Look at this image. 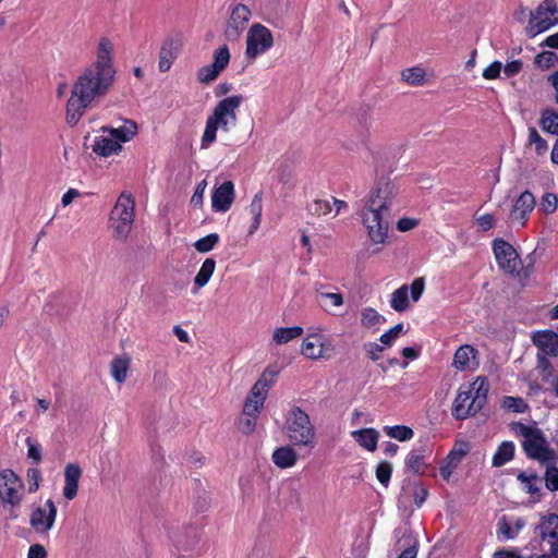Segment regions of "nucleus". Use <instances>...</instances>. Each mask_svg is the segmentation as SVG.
Returning a JSON list of instances; mask_svg holds the SVG:
<instances>
[{
    "label": "nucleus",
    "mask_w": 558,
    "mask_h": 558,
    "mask_svg": "<svg viewBox=\"0 0 558 558\" xmlns=\"http://www.w3.org/2000/svg\"><path fill=\"white\" fill-rule=\"evenodd\" d=\"M548 82L555 90V101L558 104V70L548 76Z\"/></svg>",
    "instance_id": "774afa93"
},
{
    "label": "nucleus",
    "mask_w": 558,
    "mask_h": 558,
    "mask_svg": "<svg viewBox=\"0 0 558 558\" xmlns=\"http://www.w3.org/2000/svg\"><path fill=\"white\" fill-rule=\"evenodd\" d=\"M502 407L513 413H523L527 409V404L520 397H505L502 400Z\"/></svg>",
    "instance_id": "a18cd8bd"
},
{
    "label": "nucleus",
    "mask_w": 558,
    "mask_h": 558,
    "mask_svg": "<svg viewBox=\"0 0 558 558\" xmlns=\"http://www.w3.org/2000/svg\"><path fill=\"white\" fill-rule=\"evenodd\" d=\"M401 77L412 86H421L426 82L425 70L418 66L404 69L401 72Z\"/></svg>",
    "instance_id": "4c0bfd02"
},
{
    "label": "nucleus",
    "mask_w": 558,
    "mask_h": 558,
    "mask_svg": "<svg viewBox=\"0 0 558 558\" xmlns=\"http://www.w3.org/2000/svg\"><path fill=\"white\" fill-rule=\"evenodd\" d=\"M304 330L301 326L278 327L272 331L271 341L276 345L287 344L294 339L300 338Z\"/></svg>",
    "instance_id": "2f4dec72"
},
{
    "label": "nucleus",
    "mask_w": 558,
    "mask_h": 558,
    "mask_svg": "<svg viewBox=\"0 0 558 558\" xmlns=\"http://www.w3.org/2000/svg\"><path fill=\"white\" fill-rule=\"evenodd\" d=\"M173 333L181 342L187 343L190 341L187 331L178 325L173 327Z\"/></svg>",
    "instance_id": "338daca9"
},
{
    "label": "nucleus",
    "mask_w": 558,
    "mask_h": 558,
    "mask_svg": "<svg viewBox=\"0 0 558 558\" xmlns=\"http://www.w3.org/2000/svg\"><path fill=\"white\" fill-rule=\"evenodd\" d=\"M364 349L369 359H372L373 361H377L380 357L381 352L384 351V347L379 345L376 342L365 343Z\"/></svg>",
    "instance_id": "13d9d810"
},
{
    "label": "nucleus",
    "mask_w": 558,
    "mask_h": 558,
    "mask_svg": "<svg viewBox=\"0 0 558 558\" xmlns=\"http://www.w3.org/2000/svg\"><path fill=\"white\" fill-rule=\"evenodd\" d=\"M425 289V281L423 278H415L411 286L402 284L395 290L391 294L390 306L396 312H404L409 308V295L413 302H417L422 296Z\"/></svg>",
    "instance_id": "2eb2a0df"
},
{
    "label": "nucleus",
    "mask_w": 558,
    "mask_h": 558,
    "mask_svg": "<svg viewBox=\"0 0 558 558\" xmlns=\"http://www.w3.org/2000/svg\"><path fill=\"white\" fill-rule=\"evenodd\" d=\"M230 51L227 45H222L214 50L213 62L202 66L197 71V81L202 84L214 82L228 66L230 62Z\"/></svg>",
    "instance_id": "4468645a"
},
{
    "label": "nucleus",
    "mask_w": 558,
    "mask_h": 558,
    "mask_svg": "<svg viewBox=\"0 0 558 558\" xmlns=\"http://www.w3.org/2000/svg\"><path fill=\"white\" fill-rule=\"evenodd\" d=\"M452 368L458 372H474L480 367L478 351L471 344L460 345L452 359Z\"/></svg>",
    "instance_id": "aec40b11"
},
{
    "label": "nucleus",
    "mask_w": 558,
    "mask_h": 558,
    "mask_svg": "<svg viewBox=\"0 0 558 558\" xmlns=\"http://www.w3.org/2000/svg\"><path fill=\"white\" fill-rule=\"evenodd\" d=\"M558 24V0H544L532 13L529 32L532 36Z\"/></svg>",
    "instance_id": "9b49d317"
},
{
    "label": "nucleus",
    "mask_w": 558,
    "mask_h": 558,
    "mask_svg": "<svg viewBox=\"0 0 558 558\" xmlns=\"http://www.w3.org/2000/svg\"><path fill=\"white\" fill-rule=\"evenodd\" d=\"M286 435L291 444L305 448L316 446V429L308 414L298 405H292L284 415Z\"/></svg>",
    "instance_id": "0eeeda50"
},
{
    "label": "nucleus",
    "mask_w": 558,
    "mask_h": 558,
    "mask_svg": "<svg viewBox=\"0 0 558 558\" xmlns=\"http://www.w3.org/2000/svg\"><path fill=\"white\" fill-rule=\"evenodd\" d=\"M493 558H522V556L514 549H500L494 553Z\"/></svg>",
    "instance_id": "0e129e2a"
},
{
    "label": "nucleus",
    "mask_w": 558,
    "mask_h": 558,
    "mask_svg": "<svg viewBox=\"0 0 558 558\" xmlns=\"http://www.w3.org/2000/svg\"><path fill=\"white\" fill-rule=\"evenodd\" d=\"M512 433L521 438L523 449L527 457L537 460L544 468L558 463L556 452L549 448L543 433L535 425L514 423L511 425Z\"/></svg>",
    "instance_id": "39448f33"
},
{
    "label": "nucleus",
    "mask_w": 558,
    "mask_h": 558,
    "mask_svg": "<svg viewBox=\"0 0 558 558\" xmlns=\"http://www.w3.org/2000/svg\"><path fill=\"white\" fill-rule=\"evenodd\" d=\"M527 132V144L534 146L537 156L545 155L548 148L547 141L541 136L535 126H529Z\"/></svg>",
    "instance_id": "58836bf2"
},
{
    "label": "nucleus",
    "mask_w": 558,
    "mask_h": 558,
    "mask_svg": "<svg viewBox=\"0 0 558 558\" xmlns=\"http://www.w3.org/2000/svg\"><path fill=\"white\" fill-rule=\"evenodd\" d=\"M398 196L396 183L383 178L371 192L362 209V222L372 243L384 244L389 229V210Z\"/></svg>",
    "instance_id": "f03ea898"
},
{
    "label": "nucleus",
    "mask_w": 558,
    "mask_h": 558,
    "mask_svg": "<svg viewBox=\"0 0 558 558\" xmlns=\"http://www.w3.org/2000/svg\"><path fill=\"white\" fill-rule=\"evenodd\" d=\"M27 476H28V478L31 481L29 486H28V490L31 493H34L39 487V483L38 482L40 480V473H39V471L37 469H31L27 472Z\"/></svg>",
    "instance_id": "052dcab7"
},
{
    "label": "nucleus",
    "mask_w": 558,
    "mask_h": 558,
    "mask_svg": "<svg viewBox=\"0 0 558 558\" xmlns=\"http://www.w3.org/2000/svg\"><path fill=\"white\" fill-rule=\"evenodd\" d=\"M131 359L126 355L119 356L112 360L110 364V373L117 383L125 381L130 368Z\"/></svg>",
    "instance_id": "72a5a7b5"
},
{
    "label": "nucleus",
    "mask_w": 558,
    "mask_h": 558,
    "mask_svg": "<svg viewBox=\"0 0 558 558\" xmlns=\"http://www.w3.org/2000/svg\"><path fill=\"white\" fill-rule=\"evenodd\" d=\"M351 436L365 450L371 452L376 450L379 434L375 428L352 430Z\"/></svg>",
    "instance_id": "7c9ffc66"
},
{
    "label": "nucleus",
    "mask_w": 558,
    "mask_h": 558,
    "mask_svg": "<svg viewBox=\"0 0 558 558\" xmlns=\"http://www.w3.org/2000/svg\"><path fill=\"white\" fill-rule=\"evenodd\" d=\"M24 490V483L12 470L0 472V500L2 504L12 508L20 507Z\"/></svg>",
    "instance_id": "f8f14e48"
},
{
    "label": "nucleus",
    "mask_w": 558,
    "mask_h": 558,
    "mask_svg": "<svg viewBox=\"0 0 558 558\" xmlns=\"http://www.w3.org/2000/svg\"><path fill=\"white\" fill-rule=\"evenodd\" d=\"M502 70V64L499 61H494L483 71V77L486 80H495L499 76Z\"/></svg>",
    "instance_id": "4d7b16f0"
},
{
    "label": "nucleus",
    "mask_w": 558,
    "mask_h": 558,
    "mask_svg": "<svg viewBox=\"0 0 558 558\" xmlns=\"http://www.w3.org/2000/svg\"><path fill=\"white\" fill-rule=\"evenodd\" d=\"M207 186L206 180L201 181L191 197V204L194 206H201L203 204L205 190Z\"/></svg>",
    "instance_id": "6e6d98bb"
},
{
    "label": "nucleus",
    "mask_w": 558,
    "mask_h": 558,
    "mask_svg": "<svg viewBox=\"0 0 558 558\" xmlns=\"http://www.w3.org/2000/svg\"><path fill=\"white\" fill-rule=\"evenodd\" d=\"M26 446H27V457L29 459H32L35 463H38L40 462L41 460V446L40 444L32 438V437H27L26 440Z\"/></svg>",
    "instance_id": "8fccbe9b"
},
{
    "label": "nucleus",
    "mask_w": 558,
    "mask_h": 558,
    "mask_svg": "<svg viewBox=\"0 0 558 558\" xmlns=\"http://www.w3.org/2000/svg\"><path fill=\"white\" fill-rule=\"evenodd\" d=\"M137 134V124L125 120L119 126H102L92 137L88 147L99 157L117 155L122 149V143L130 142Z\"/></svg>",
    "instance_id": "20e7f679"
},
{
    "label": "nucleus",
    "mask_w": 558,
    "mask_h": 558,
    "mask_svg": "<svg viewBox=\"0 0 558 558\" xmlns=\"http://www.w3.org/2000/svg\"><path fill=\"white\" fill-rule=\"evenodd\" d=\"M57 507L52 499L34 507L29 514V525L38 534H47L54 525Z\"/></svg>",
    "instance_id": "ddd939ff"
},
{
    "label": "nucleus",
    "mask_w": 558,
    "mask_h": 558,
    "mask_svg": "<svg viewBox=\"0 0 558 558\" xmlns=\"http://www.w3.org/2000/svg\"><path fill=\"white\" fill-rule=\"evenodd\" d=\"M315 299L318 306L326 313L336 315L337 310L344 304L342 293L337 291H328L323 284L316 287Z\"/></svg>",
    "instance_id": "b1692460"
},
{
    "label": "nucleus",
    "mask_w": 558,
    "mask_h": 558,
    "mask_svg": "<svg viewBox=\"0 0 558 558\" xmlns=\"http://www.w3.org/2000/svg\"><path fill=\"white\" fill-rule=\"evenodd\" d=\"M235 198L234 184L226 181L215 187L211 193V207L214 211L226 213L230 209Z\"/></svg>",
    "instance_id": "5701e85b"
},
{
    "label": "nucleus",
    "mask_w": 558,
    "mask_h": 558,
    "mask_svg": "<svg viewBox=\"0 0 558 558\" xmlns=\"http://www.w3.org/2000/svg\"><path fill=\"white\" fill-rule=\"evenodd\" d=\"M558 207V197L554 193H545L539 203V210L545 215H549L556 211Z\"/></svg>",
    "instance_id": "49530a36"
},
{
    "label": "nucleus",
    "mask_w": 558,
    "mask_h": 558,
    "mask_svg": "<svg viewBox=\"0 0 558 558\" xmlns=\"http://www.w3.org/2000/svg\"><path fill=\"white\" fill-rule=\"evenodd\" d=\"M215 269V259L210 257L206 258L194 278V289L192 291L193 293H196L199 289L204 288L209 282Z\"/></svg>",
    "instance_id": "473e14b6"
},
{
    "label": "nucleus",
    "mask_w": 558,
    "mask_h": 558,
    "mask_svg": "<svg viewBox=\"0 0 558 558\" xmlns=\"http://www.w3.org/2000/svg\"><path fill=\"white\" fill-rule=\"evenodd\" d=\"M539 125L545 133L558 135V112L546 108L541 112Z\"/></svg>",
    "instance_id": "f704fd0d"
},
{
    "label": "nucleus",
    "mask_w": 558,
    "mask_h": 558,
    "mask_svg": "<svg viewBox=\"0 0 558 558\" xmlns=\"http://www.w3.org/2000/svg\"><path fill=\"white\" fill-rule=\"evenodd\" d=\"M385 318L372 307H365L361 313V325L366 328L378 327Z\"/></svg>",
    "instance_id": "a19ab883"
},
{
    "label": "nucleus",
    "mask_w": 558,
    "mask_h": 558,
    "mask_svg": "<svg viewBox=\"0 0 558 558\" xmlns=\"http://www.w3.org/2000/svg\"><path fill=\"white\" fill-rule=\"evenodd\" d=\"M488 390V381L483 376L476 377L471 384L461 385L452 405L453 416L464 420L476 414L484 407Z\"/></svg>",
    "instance_id": "423d86ee"
},
{
    "label": "nucleus",
    "mask_w": 558,
    "mask_h": 558,
    "mask_svg": "<svg viewBox=\"0 0 558 558\" xmlns=\"http://www.w3.org/2000/svg\"><path fill=\"white\" fill-rule=\"evenodd\" d=\"M546 487L550 490H558V466L553 463L545 471Z\"/></svg>",
    "instance_id": "09e8293b"
},
{
    "label": "nucleus",
    "mask_w": 558,
    "mask_h": 558,
    "mask_svg": "<svg viewBox=\"0 0 558 558\" xmlns=\"http://www.w3.org/2000/svg\"><path fill=\"white\" fill-rule=\"evenodd\" d=\"M524 524L525 522L522 519H517L513 524L502 519L499 522V531L507 539H512L518 535Z\"/></svg>",
    "instance_id": "79ce46f5"
},
{
    "label": "nucleus",
    "mask_w": 558,
    "mask_h": 558,
    "mask_svg": "<svg viewBox=\"0 0 558 558\" xmlns=\"http://www.w3.org/2000/svg\"><path fill=\"white\" fill-rule=\"evenodd\" d=\"M514 456V445L511 441H504L493 457V465L501 466L512 460Z\"/></svg>",
    "instance_id": "e433bc0d"
},
{
    "label": "nucleus",
    "mask_w": 558,
    "mask_h": 558,
    "mask_svg": "<svg viewBox=\"0 0 558 558\" xmlns=\"http://www.w3.org/2000/svg\"><path fill=\"white\" fill-rule=\"evenodd\" d=\"M27 558H47V551L43 545L35 544L29 547Z\"/></svg>",
    "instance_id": "680f3d73"
},
{
    "label": "nucleus",
    "mask_w": 558,
    "mask_h": 558,
    "mask_svg": "<svg viewBox=\"0 0 558 558\" xmlns=\"http://www.w3.org/2000/svg\"><path fill=\"white\" fill-rule=\"evenodd\" d=\"M83 470L77 463H69L63 471L64 485L62 495L66 500H73L78 494L80 480Z\"/></svg>",
    "instance_id": "a878e982"
},
{
    "label": "nucleus",
    "mask_w": 558,
    "mask_h": 558,
    "mask_svg": "<svg viewBox=\"0 0 558 558\" xmlns=\"http://www.w3.org/2000/svg\"><path fill=\"white\" fill-rule=\"evenodd\" d=\"M495 216L493 214H484L475 217V223L480 231H488L495 226Z\"/></svg>",
    "instance_id": "864d4df0"
},
{
    "label": "nucleus",
    "mask_w": 558,
    "mask_h": 558,
    "mask_svg": "<svg viewBox=\"0 0 558 558\" xmlns=\"http://www.w3.org/2000/svg\"><path fill=\"white\" fill-rule=\"evenodd\" d=\"M493 251L498 266L508 274H514L521 266V260L514 247L508 242L496 239Z\"/></svg>",
    "instance_id": "f3484780"
},
{
    "label": "nucleus",
    "mask_w": 558,
    "mask_h": 558,
    "mask_svg": "<svg viewBox=\"0 0 558 558\" xmlns=\"http://www.w3.org/2000/svg\"><path fill=\"white\" fill-rule=\"evenodd\" d=\"M251 16L252 13L248 7L242 3L236 4L231 11L230 17L226 25V37L229 40L239 39L243 31L246 28Z\"/></svg>",
    "instance_id": "a211bd4d"
},
{
    "label": "nucleus",
    "mask_w": 558,
    "mask_h": 558,
    "mask_svg": "<svg viewBox=\"0 0 558 558\" xmlns=\"http://www.w3.org/2000/svg\"><path fill=\"white\" fill-rule=\"evenodd\" d=\"M558 61V56L553 51H543L535 57V64L541 69H548Z\"/></svg>",
    "instance_id": "de8ad7c7"
},
{
    "label": "nucleus",
    "mask_w": 558,
    "mask_h": 558,
    "mask_svg": "<svg viewBox=\"0 0 558 558\" xmlns=\"http://www.w3.org/2000/svg\"><path fill=\"white\" fill-rule=\"evenodd\" d=\"M135 217V202L131 194L122 193L109 216V229L118 240H126Z\"/></svg>",
    "instance_id": "6e6552de"
},
{
    "label": "nucleus",
    "mask_w": 558,
    "mask_h": 558,
    "mask_svg": "<svg viewBox=\"0 0 558 558\" xmlns=\"http://www.w3.org/2000/svg\"><path fill=\"white\" fill-rule=\"evenodd\" d=\"M243 101L242 95H232L216 104L206 119L199 143L201 149H208L216 143L218 130L228 133L236 125L238 111Z\"/></svg>",
    "instance_id": "7ed1b4c3"
},
{
    "label": "nucleus",
    "mask_w": 558,
    "mask_h": 558,
    "mask_svg": "<svg viewBox=\"0 0 558 558\" xmlns=\"http://www.w3.org/2000/svg\"><path fill=\"white\" fill-rule=\"evenodd\" d=\"M258 416L259 415L255 414V413H250V414L242 413V416L239 420L240 432L243 434H246V435L252 434L256 428Z\"/></svg>",
    "instance_id": "c03bdc74"
},
{
    "label": "nucleus",
    "mask_w": 558,
    "mask_h": 558,
    "mask_svg": "<svg viewBox=\"0 0 558 558\" xmlns=\"http://www.w3.org/2000/svg\"><path fill=\"white\" fill-rule=\"evenodd\" d=\"M417 225L415 219L402 218L398 221V229L400 231H410Z\"/></svg>",
    "instance_id": "69168bd1"
},
{
    "label": "nucleus",
    "mask_w": 558,
    "mask_h": 558,
    "mask_svg": "<svg viewBox=\"0 0 558 558\" xmlns=\"http://www.w3.org/2000/svg\"><path fill=\"white\" fill-rule=\"evenodd\" d=\"M518 481L522 484V489L534 496L541 490L542 480L535 473L522 472L518 475Z\"/></svg>",
    "instance_id": "c9c22d12"
},
{
    "label": "nucleus",
    "mask_w": 558,
    "mask_h": 558,
    "mask_svg": "<svg viewBox=\"0 0 558 558\" xmlns=\"http://www.w3.org/2000/svg\"><path fill=\"white\" fill-rule=\"evenodd\" d=\"M535 197L530 191L522 192L514 201L510 210V219L512 223L524 227L535 207Z\"/></svg>",
    "instance_id": "412c9836"
},
{
    "label": "nucleus",
    "mask_w": 558,
    "mask_h": 558,
    "mask_svg": "<svg viewBox=\"0 0 558 558\" xmlns=\"http://www.w3.org/2000/svg\"><path fill=\"white\" fill-rule=\"evenodd\" d=\"M328 350L326 338L317 330L308 332L300 347L301 354L310 360L325 359Z\"/></svg>",
    "instance_id": "6ab92c4d"
},
{
    "label": "nucleus",
    "mask_w": 558,
    "mask_h": 558,
    "mask_svg": "<svg viewBox=\"0 0 558 558\" xmlns=\"http://www.w3.org/2000/svg\"><path fill=\"white\" fill-rule=\"evenodd\" d=\"M271 460L279 469H290L298 462V452L291 445H284L274 450Z\"/></svg>",
    "instance_id": "c85d7f7f"
},
{
    "label": "nucleus",
    "mask_w": 558,
    "mask_h": 558,
    "mask_svg": "<svg viewBox=\"0 0 558 558\" xmlns=\"http://www.w3.org/2000/svg\"><path fill=\"white\" fill-rule=\"evenodd\" d=\"M468 453V447L464 444L456 445L440 462L439 474L441 478L449 482L453 472Z\"/></svg>",
    "instance_id": "393cba45"
},
{
    "label": "nucleus",
    "mask_w": 558,
    "mask_h": 558,
    "mask_svg": "<svg viewBox=\"0 0 558 558\" xmlns=\"http://www.w3.org/2000/svg\"><path fill=\"white\" fill-rule=\"evenodd\" d=\"M523 63L520 60L508 62L502 69L507 77L517 75L522 70Z\"/></svg>",
    "instance_id": "bf43d9fd"
},
{
    "label": "nucleus",
    "mask_w": 558,
    "mask_h": 558,
    "mask_svg": "<svg viewBox=\"0 0 558 558\" xmlns=\"http://www.w3.org/2000/svg\"><path fill=\"white\" fill-rule=\"evenodd\" d=\"M114 80L113 75L85 66L71 86V95L66 101V123L75 125L94 100L108 94Z\"/></svg>",
    "instance_id": "f257e3e1"
},
{
    "label": "nucleus",
    "mask_w": 558,
    "mask_h": 558,
    "mask_svg": "<svg viewBox=\"0 0 558 558\" xmlns=\"http://www.w3.org/2000/svg\"><path fill=\"white\" fill-rule=\"evenodd\" d=\"M219 242V235L217 233H210L194 243V247L199 253L210 252Z\"/></svg>",
    "instance_id": "37998d69"
},
{
    "label": "nucleus",
    "mask_w": 558,
    "mask_h": 558,
    "mask_svg": "<svg viewBox=\"0 0 558 558\" xmlns=\"http://www.w3.org/2000/svg\"><path fill=\"white\" fill-rule=\"evenodd\" d=\"M278 374L279 369L276 365H269L263 371L245 399L243 414L255 413L259 415L264 408L268 391L276 383Z\"/></svg>",
    "instance_id": "1a4fd4ad"
},
{
    "label": "nucleus",
    "mask_w": 558,
    "mask_h": 558,
    "mask_svg": "<svg viewBox=\"0 0 558 558\" xmlns=\"http://www.w3.org/2000/svg\"><path fill=\"white\" fill-rule=\"evenodd\" d=\"M113 41L106 36L100 37L94 50L95 60L87 66L116 76L117 71L113 63Z\"/></svg>",
    "instance_id": "dca6fc26"
},
{
    "label": "nucleus",
    "mask_w": 558,
    "mask_h": 558,
    "mask_svg": "<svg viewBox=\"0 0 558 558\" xmlns=\"http://www.w3.org/2000/svg\"><path fill=\"white\" fill-rule=\"evenodd\" d=\"M429 451L425 447L414 448L405 458V466L409 471L423 474L426 469V458Z\"/></svg>",
    "instance_id": "c756f323"
},
{
    "label": "nucleus",
    "mask_w": 558,
    "mask_h": 558,
    "mask_svg": "<svg viewBox=\"0 0 558 558\" xmlns=\"http://www.w3.org/2000/svg\"><path fill=\"white\" fill-rule=\"evenodd\" d=\"M384 432L387 436L399 441L410 440L414 435L413 429L405 425L385 426Z\"/></svg>",
    "instance_id": "ea45409f"
},
{
    "label": "nucleus",
    "mask_w": 558,
    "mask_h": 558,
    "mask_svg": "<svg viewBox=\"0 0 558 558\" xmlns=\"http://www.w3.org/2000/svg\"><path fill=\"white\" fill-rule=\"evenodd\" d=\"M392 466L389 462H380L376 468V477L385 486L388 485L391 477Z\"/></svg>",
    "instance_id": "3c124183"
},
{
    "label": "nucleus",
    "mask_w": 558,
    "mask_h": 558,
    "mask_svg": "<svg viewBox=\"0 0 558 558\" xmlns=\"http://www.w3.org/2000/svg\"><path fill=\"white\" fill-rule=\"evenodd\" d=\"M409 490L414 499L415 505L421 507L427 497V489L421 485H413L409 488Z\"/></svg>",
    "instance_id": "5fc2aeb1"
},
{
    "label": "nucleus",
    "mask_w": 558,
    "mask_h": 558,
    "mask_svg": "<svg viewBox=\"0 0 558 558\" xmlns=\"http://www.w3.org/2000/svg\"><path fill=\"white\" fill-rule=\"evenodd\" d=\"M250 213L253 217V219H262V213H263V194L256 193L250 204Z\"/></svg>",
    "instance_id": "603ef678"
},
{
    "label": "nucleus",
    "mask_w": 558,
    "mask_h": 558,
    "mask_svg": "<svg viewBox=\"0 0 558 558\" xmlns=\"http://www.w3.org/2000/svg\"><path fill=\"white\" fill-rule=\"evenodd\" d=\"M349 204L333 196L316 198L308 205V211L317 217L335 218L340 213L348 210Z\"/></svg>",
    "instance_id": "4be33fe9"
},
{
    "label": "nucleus",
    "mask_w": 558,
    "mask_h": 558,
    "mask_svg": "<svg viewBox=\"0 0 558 558\" xmlns=\"http://www.w3.org/2000/svg\"><path fill=\"white\" fill-rule=\"evenodd\" d=\"M533 343L546 355H558V332L537 331L532 337Z\"/></svg>",
    "instance_id": "bb28decb"
},
{
    "label": "nucleus",
    "mask_w": 558,
    "mask_h": 558,
    "mask_svg": "<svg viewBox=\"0 0 558 558\" xmlns=\"http://www.w3.org/2000/svg\"><path fill=\"white\" fill-rule=\"evenodd\" d=\"M180 50V43L173 38H167L160 48L158 69L160 72H168L177 59Z\"/></svg>",
    "instance_id": "cd10ccee"
},
{
    "label": "nucleus",
    "mask_w": 558,
    "mask_h": 558,
    "mask_svg": "<svg viewBox=\"0 0 558 558\" xmlns=\"http://www.w3.org/2000/svg\"><path fill=\"white\" fill-rule=\"evenodd\" d=\"M81 193L76 189H69L61 197V203L64 207L69 206L75 198L80 197Z\"/></svg>",
    "instance_id": "e2e57ef3"
},
{
    "label": "nucleus",
    "mask_w": 558,
    "mask_h": 558,
    "mask_svg": "<svg viewBox=\"0 0 558 558\" xmlns=\"http://www.w3.org/2000/svg\"><path fill=\"white\" fill-rule=\"evenodd\" d=\"M274 36L269 28L260 23H254L246 34L245 58L253 62L274 46Z\"/></svg>",
    "instance_id": "9d476101"
}]
</instances>
